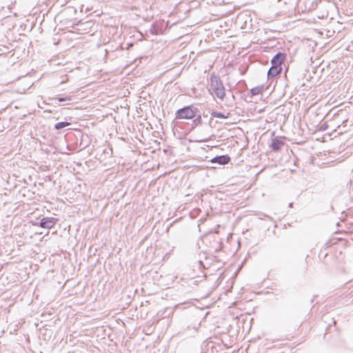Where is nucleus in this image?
<instances>
[{
	"label": "nucleus",
	"instance_id": "obj_1",
	"mask_svg": "<svg viewBox=\"0 0 353 353\" xmlns=\"http://www.w3.org/2000/svg\"><path fill=\"white\" fill-rule=\"evenodd\" d=\"M208 90L210 94L216 95L221 100H223L225 96V90L223 83L220 78L214 74L211 75Z\"/></svg>",
	"mask_w": 353,
	"mask_h": 353
},
{
	"label": "nucleus",
	"instance_id": "obj_2",
	"mask_svg": "<svg viewBox=\"0 0 353 353\" xmlns=\"http://www.w3.org/2000/svg\"><path fill=\"white\" fill-rule=\"evenodd\" d=\"M195 116V110H193L191 107H185L179 110L176 112V117L177 119H192Z\"/></svg>",
	"mask_w": 353,
	"mask_h": 353
},
{
	"label": "nucleus",
	"instance_id": "obj_3",
	"mask_svg": "<svg viewBox=\"0 0 353 353\" xmlns=\"http://www.w3.org/2000/svg\"><path fill=\"white\" fill-rule=\"evenodd\" d=\"M56 219L53 217L43 218L40 222V226L43 228H52L56 223Z\"/></svg>",
	"mask_w": 353,
	"mask_h": 353
},
{
	"label": "nucleus",
	"instance_id": "obj_4",
	"mask_svg": "<svg viewBox=\"0 0 353 353\" xmlns=\"http://www.w3.org/2000/svg\"><path fill=\"white\" fill-rule=\"evenodd\" d=\"M230 158L228 155L217 156L212 159L211 162L213 163H219V165H225L229 163Z\"/></svg>",
	"mask_w": 353,
	"mask_h": 353
},
{
	"label": "nucleus",
	"instance_id": "obj_5",
	"mask_svg": "<svg viewBox=\"0 0 353 353\" xmlns=\"http://www.w3.org/2000/svg\"><path fill=\"white\" fill-rule=\"evenodd\" d=\"M285 54L281 52L276 54L272 59L271 62L273 65L281 67V64L284 61Z\"/></svg>",
	"mask_w": 353,
	"mask_h": 353
},
{
	"label": "nucleus",
	"instance_id": "obj_6",
	"mask_svg": "<svg viewBox=\"0 0 353 353\" xmlns=\"http://www.w3.org/2000/svg\"><path fill=\"white\" fill-rule=\"evenodd\" d=\"M281 71V67L273 65L270 68L268 72V78L274 77Z\"/></svg>",
	"mask_w": 353,
	"mask_h": 353
},
{
	"label": "nucleus",
	"instance_id": "obj_7",
	"mask_svg": "<svg viewBox=\"0 0 353 353\" xmlns=\"http://www.w3.org/2000/svg\"><path fill=\"white\" fill-rule=\"evenodd\" d=\"M283 145V142L281 140L277 138L273 139L272 140L271 147L274 151L279 150Z\"/></svg>",
	"mask_w": 353,
	"mask_h": 353
},
{
	"label": "nucleus",
	"instance_id": "obj_8",
	"mask_svg": "<svg viewBox=\"0 0 353 353\" xmlns=\"http://www.w3.org/2000/svg\"><path fill=\"white\" fill-rule=\"evenodd\" d=\"M263 90V86H257V87L253 88L251 90V93L252 95H257V94L261 93Z\"/></svg>",
	"mask_w": 353,
	"mask_h": 353
},
{
	"label": "nucleus",
	"instance_id": "obj_9",
	"mask_svg": "<svg viewBox=\"0 0 353 353\" xmlns=\"http://www.w3.org/2000/svg\"><path fill=\"white\" fill-rule=\"evenodd\" d=\"M69 125H70V123H68V122H59L55 124L54 127L57 130H60L65 127L68 126Z\"/></svg>",
	"mask_w": 353,
	"mask_h": 353
},
{
	"label": "nucleus",
	"instance_id": "obj_10",
	"mask_svg": "<svg viewBox=\"0 0 353 353\" xmlns=\"http://www.w3.org/2000/svg\"><path fill=\"white\" fill-rule=\"evenodd\" d=\"M212 115L214 117L216 118H227V117L224 116L222 113L218 112H214L212 113Z\"/></svg>",
	"mask_w": 353,
	"mask_h": 353
},
{
	"label": "nucleus",
	"instance_id": "obj_11",
	"mask_svg": "<svg viewBox=\"0 0 353 353\" xmlns=\"http://www.w3.org/2000/svg\"><path fill=\"white\" fill-rule=\"evenodd\" d=\"M71 97H59L57 99V100L59 101V102H63V101H71Z\"/></svg>",
	"mask_w": 353,
	"mask_h": 353
}]
</instances>
